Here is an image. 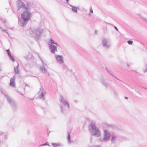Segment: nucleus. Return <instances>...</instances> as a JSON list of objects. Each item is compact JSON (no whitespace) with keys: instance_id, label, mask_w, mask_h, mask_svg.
<instances>
[{"instance_id":"obj_30","label":"nucleus","mask_w":147,"mask_h":147,"mask_svg":"<svg viewBox=\"0 0 147 147\" xmlns=\"http://www.w3.org/2000/svg\"><path fill=\"white\" fill-rule=\"evenodd\" d=\"M90 12L91 13H93V11L91 7H90Z\"/></svg>"},{"instance_id":"obj_13","label":"nucleus","mask_w":147,"mask_h":147,"mask_svg":"<svg viewBox=\"0 0 147 147\" xmlns=\"http://www.w3.org/2000/svg\"><path fill=\"white\" fill-rule=\"evenodd\" d=\"M111 93L115 96H116L118 95V94L117 93L115 89L113 87H111Z\"/></svg>"},{"instance_id":"obj_43","label":"nucleus","mask_w":147,"mask_h":147,"mask_svg":"<svg viewBox=\"0 0 147 147\" xmlns=\"http://www.w3.org/2000/svg\"><path fill=\"white\" fill-rule=\"evenodd\" d=\"M95 33L96 34V33H97V31L96 30L95 31Z\"/></svg>"},{"instance_id":"obj_5","label":"nucleus","mask_w":147,"mask_h":147,"mask_svg":"<svg viewBox=\"0 0 147 147\" xmlns=\"http://www.w3.org/2000/svg\"><path fill=\"white\" fill-rule=\"evenodd\" d=\"M49 40L50 42L48 43L49 47L51 52L53 53H55V51H57V46H55L54 44H55L57 46H58V45L56 42H55L54 40L51 38H50Z\"/></svg>"},{"instance_id":"obj_38","label":"nucleus","mask_w":147,"mask_h":147,"mask_svg":"<svg viewBox=\"0 0 147 147\" xmlns=\"http://www.w3.org/2000/svg\"><path fill=\"white\" fill-rule=\"evenodd\" d=\"M125 99H127V100L128 99V97H126V96L125 97Z\"/></svg>"},{"instance_id":"obj_47","label":"nucleus","mask_w":147,"mask_h":147,"mask_svg":"<svg viewBox=\"0 0 147 147\" xmlns=\"http://www.w3.org/2000/svg\"><path fill=\"white\" fill-rule=\"evenodd\" d=\"M138 93H140L138 91Z\"/></svg>"},{"instance_id":"obj_31","label":"nucleus","mask_w":147,"mask_h":147,"mask_svg":"<svg viewBox=\"0 0 147 147\" xmlns=\"http://www.w3.org/2000/svg\"><path fill=\"white\" fill-rule=\"evenodd\" d=\"M88 147H100V146L99 145H98V146L93 145L92 146H90Z\"/></svg>"},{"instance_id":"obj_17","label":"nucleus","mask_w":147,"mask_h":147,"mask_svg":"<svg viewBox=\"0 0 147 147\" xmlns=\"http://www.w3.org/2000/svg\"><path fill=\"white\" fill-rule=\"evenodd\" d=\"M137 15L142 20L145 22H147V19L143 17L140 14H137Z\"/></svg>"},{"instance_id":"obj_23","label":"nucleus","mask_w":147,"mask_h":147,"mask_svg":"<svg viewBox=\"0 0 147 147\" xmlns=\"http://www.w3.org/2000/svg\"><path fill=\"white\" fill-rule=\"evenodd\" d=\"M143 72L144 73L147 72V64H145L143 69Z\"/></svg>"},{"instance_id":"obj_10","label":"nucleus","mask_w":147,"mask_h":147,"mask_svg":"<svg viewBox=\"0 0 147 147\" xmlns=\"http://www.w3.org/2000/svg\"><path fill=\"white\" fill-rule=\"evenodd\" d=\"M40 94L39 96V98L42 100H44L45 99L44 96L46 94V92L42 87L40 88Z\"/></svg>"},{"instance_id":"obj_7","label":"nucleus","mask_w":147,"mask_h":147,"mask_svg":"<svg viewBox=\"0 0 147 147\" xmlns=\"http://www.w3.org/2000/svg\"><path fill=\"white\" fill-rule=\"evenodd\" d=\"M8 99L7 101L12 109L14 111L17 110L18 109V106L16 102L11 97L10 98H8Z\"/></svg>"},{"instance_id":"obj_4","label":"nucleus","mask_w":147,"mask_h":147,"mask_svg":"<svg viewBox=\"0 0 147 147\" xmlns=\"http://www.w3.org/2000/svg\"><path fill=\"white\" fill-rule=\"evenodd\" d=\"M60 101L62 103L63 105L64 106V107H63L60 106V107L61 110V112L62 113H64L65 111L69 109V104L67 100L63 98L62 95H60Z\"/></svg>"},{"instance_id":"obj_11","label":"nucleus","mask_w":147,"mask_h":147,"mask_svg":"<svg viewBox=\"0 0 147 147\" xmlns=\"http://www.w3.org/2000/svg\"><path fill=\"white\" fill-rule=\"evenodd\" d=\"M55 57L57 62L59 63L62 64L64 62L63 60V57L61 55H56Z\"/></svg>"},{"instance_id":"obj_34","label":"nucleus","mask_w":147,"mask_h":147,"mask_svg":"<svg viewBox=\"0 0 147 147\" xmlns=\"http://www.w3.org/2000/svg\"><path fill=\"white\" fill-rule=\"evenodd\" d=\"M2 21L4 23H5L6 21V20L5 19H1Z\"/></svg>"},{"instance_id":"obj_29","label":"nucleus","mask_w":147,"mask_h":147,"mask_svg":"<svg viewBox=\"0 0 147 147\" xmlns=\"http://www.w3.org/2000/svg\"><path fill=\"white\" fill-rule=\"evenodd\" d=\"M6 51H7V54H8V56H9V55L11 54L10 53V52L9 51V49L6 50Z\"/></svg>"},{"instance_id":"obj_35","label":"nucleus","mask_w":147,"mask_h":147,"mask_svg":"<svg viewBox=\"0 0 147 147\" xmlns=\"http://www.w3.org/2000/svg\"><path fill=\"white\" fill-rule=\"evenodd\" d=\"M16 78V76L15 75H14L13 77L12 78H11V79H14V80H15Z\"/></svg>"},{"instance_id":"obj_9","label":"nucleus","mask_w":147,"mask_h":147,"mask_svg":"<svg viewBox=\"0 0 147 147\" xmlns=\"http://www.w3.org/2000/svg\"><path fill=\"white\" fill-rule=\"evenodd\" d=\"M110 134L107 129H105L104 133V138L103 141L106 142L109 139L110 137Z\"/></svg>"},{"instance_id":"obj_44","label":"nucleus","mask_w":147,"mask_h":147,"mask_svg":"<svg viewBox=\"0 0 147 147\" xmlns=\"http://www.w3.org/2000/svg\"><path fill=\"white\" fill-rule=\"evenodd\" d=\"M0 29L1 30H2V28H1V27L0 26Z\"/></svg>"},{"instance_id":"obj_3","label":"nucleus","mask_w":147,"mask_h":147,"mask_svg":"<svg viewBox=\"0 0 147 147\" xmlns=\"http://www.w3.org/2000/svg\"><path fill=\"white\" fill-rule=\"evenodd\" d=\"M89 129L91 135L97 137L100 136V131L98 128L96 126L95 123L91 122L90 123L89 126Z\"/></svg>"},{"instance_id":"obj_45","label":"nucleus","mask_w":147,"mask_h":147,"mask_svg":"<svg viewBox=\"0 0 147 147\" xmlns=\"http://www.w3.org/2000/svg\"><path fill=\"white\" fill-rule=\"evenodd\" d=\"M26 86H28V84H26Z\"/></svg>"},{"instance_id":"obj_27","label":"nucleus","mask_w":147,"mask_h":147,"mask_svg":"<svg viewBox=\"0 0 147 147\" xmlns=\"http://www.w3.org/2000/svg\"><path fill=\"white\" fill-rule=\"evenodd\" d=\"M127 42L128 44L131 45L133 43V42L131 40H129L127 41Z\"/></svg>"},{"instance_id":"obj_41","label":"nucleus","mask_w":147,"mask_h":147,"mask_svg":"<svg viewBox=\"0 0 147 147\" xmlns=\"http://www.w3.org/2000/svg\"><path fill=\"white\" fill-rule=\"evenodd\" d=\"M19 93L21 95H22L23 96V94H22V93H21L20 92H19Z\"/></svg>"},{"instance_id":"obj_24","label":"nucleus","mask_w":147,"mask_h":147,"mask_svg":"<svg viewBox=\"0 0 147 147\" xmlns=\"http://www.w3.org/2000/svg\"><path fill=\"white\" fill-rule=\"evenodd\" d=\"M8 56L9 57L10 59L12 60V61L13 62L15 61L13 57L11 54L9 55Z\"/></svg>"},{"instance_id":"obj_18","label":"nucleus","mask_w":147,"mask_h":147,"mask_svg":"<svg viewBox=\"0 0 147 147\" xmlns=\"http://www.w3.org/2000/svg\"><path fill=\"white\" fill-rule=\"evenodd\" d=\"M67 140H68V144H70L71 143V139L70 137V135L71 134L70 132L69 131L67 132Z\"/></svg>"},{"instance_id":"obj_36","label":"nucleus","mask_w":147,"mask_h":147,"mask_svg":"<svg viewBox=\"0 0 147 147\" xmlns=\"http://www.w3.org/2000/svg\"><path fill=\"white\" fill-rule=\"evenodd\" d=\"M104 31H105V32H107V28H104Z\"/></svg>"},{"instance_id":"obj_19","label":"nucleus","mask_w":147,"mask_h":147,"mask_svg":"<svg viewBox=\"0 0 147 147\" xmlns=\"http://www.w3.org/2000/svg\"><path fill=\"white\" fill-rule=\"evenodd\" d=\"M40 71L42 73H45L47 71V70L44 65H43V66L40 67Z\"/></svg>"},{"instance_id":"obj_20","label":"nucleus","mask_w":147,"mask_h":147,"mask_svg":"<svg viewBox=\"0 0 147 147\" xmlns=\"http://www.w3.org/2000/svg\"><path fill=\"white\" fill-rule=\"evenodd\" d=\"M19 65H18L17 67H14V72L15 75L18 74L19 72V70L18 68Z\"/></svg>"},{"instance_id":"obj_25","label":"nucleus","mask_w":147,"mask_h":147,"mask_svg":"<svg viewBox=\"0 0 147 147\" xmlns=\"http://www.w3.org/2000/svg\"><path fill=\"white\" fill-rule=\"evenodd\" d=\"M38 57H39L40 59L41 60V61L42 62V66H43V65H44V66H45H45H47V65L45 63H44L42 59L38 55Z\"/></svg>"},{"instance_id":"obj_16","label":"nucleus","mask_w":147,"mask_h":147,"mask_svg":"<svg viewBox=\"0 0 147 147\" xmlns=\"http://www.w3.org/2000/svg\"><path fill=\"white\" fill-rule=\"evenodd\" d=\"M9 85L10 86L15 87V80L11 78Z\"/></svg>"},{"instance_id":"obj_12","label":"nucleus","mask_w":147,"mask_h":147,"mask_svg":"<svg viewBox=\"0 0 147 147\" xmlns=\"http://www.w3.org/2000/svg\"><path fill=\"white\" fill-rule=\"evenodd\" d=\"M100 81L101 83L106 87V88H107L108 87L110 86V84L107 83L103 78H101Z\"/></svg>"},{"instance_id":"obj_42","label":"nucleus","mask_w":147,"mask_h":147,"mask_svg":"<svg viewBox=\"0 0 147 147\" xmlns=\"http://www.w3.org/2000/svg\"><path fill=\"white\" fill-rule=\"evenodd\" d=\"M127 66L128 67H129V64H127Z\"/></svg>"},{"instance_id":"obj_26","label":"nucleus","mask_w":147,"mask_h":147,"mask_svg":"<svg viewBox=\"0 0 147 147\" xmlns=\"http://www.w3.org/2000/svg\"><path fill=\"white\" fill-rule=\"evenodd\" d=\"M106 71L108 72L110 74H111L112 76L114 77H115L117 79V80H119V81H120V80H119V79H118L117 78H116V77H114V76H113V75L111 73H110V72L107 69V68H106Z\"/></svg>"},{"instance_id":"obj_15","label":"nucleus","mask_w":147,"mask_h":147,"mask_svg":"<svg viewBox=\"0 0 147 147\" xmlns=\"http://www.w3.org/2000/svg\"><path fill=\"white\" fill-rule=\"evenodd\" d=\"M69 5L72 7L71 10L73 12L75 13H77L78 12L77 9H79L78 7H76L69 4Z\"/></svg>"},{"instance_id":"obj_33","label":"nucleus","mask_w":147,"mask_h":147,"mask_svg":"<svg viewBox=\"0 0 147 147\" xmlns=\"http://www.w3.org/2000/svg\"><path fill=\"white\" fill-rule=\"evenodd\" d=\"M114 28L118 32L119 30L115 26H113Z\"/></svg>"},{"instance_id":"obj_22","label":"nucleus","mask_w":147,"mask_h":147,"mask_svg":"<svg viewBox=\"0 0 147 147\" xmlns=\"http://www.w3.org/2000/svg\"><path fill=\"white\" fill-rule=\"evenodd\" d=\"M52 145L54 147L61 146V144H60L52 143Z\"/></svg>"},{"instance_id":"obj_2","label":"nucleus","mask_w":147,"mask_h":147,"mask_svg":"<svg viewBox=\"0 0 147 147\" xmlns=\"http://www.w3.org/2000/svg\"><path fill=\"white\" fill-rule=\"evenodd\" d=\"M43 31V29L38 27L30 29L29 33L30 34L35 35L34 38L37 42H38L40 38V35Z\"/></svg>"},{"instance_id":"obj_28","label":"nucleus","mask_w":147,"mask_h":147,"mask_svg":"<svg viewBox=\"0 0 147 147\" xmlns=\"http://www.w3.org/2000/svg\"><path fill=\"white\" fill-rule=\"evenodd\" d=\"M50 146V145L48 142H47L44 144H41L40 146Z\"/></svg>"},{"instance_id":"obj_8","label":"nucleus","mask_w":147,"mask_h":147,"mask_svg":"<svg viewBox=\"0 0 147 147\" xmlns=\"http://www.w3.org/2000/svg\"><path fill=\"white\" fill-rule=\"evenodd\" d=\"M17 9L18 10H20L21 8L22 9H25L27 5H30L28 3H27L26 5L24 4L20 0L17 1Z\"/></svg>"},{"instance_id":"obj_6","label":"nucleus","mask_w":147,"mask_h":147,"mask_svg":"<svg viewBox=\"0 0 147 147\" xmlns=\"http://www.w3.org/2000/svg\"><path fill=\"white\" fill-rule=\"evenodd\" d=\"M102 44L104 48L106 49H109L111 45L109 40L104 38L102 39Z\"/></svg>"},{"instance_id":"obj_39","label":"nucleus","mask_w":147,"mask_h":147,"mask_svg":"<svg viewBox=\"0 0 147 147\" xmlns=\"http://www.w3.org/2000/svg\"><path fill=\"white\" fill-rule=\"evenodd\" d=\"M107 125L109 126V127H111V126H112V125H110V124H109V125Z\"/></svg>"},{"instance_id":"obj_14","label":"nucleus","mask_w":147,"mask_h":147,"mask_svg":"<svg viewBox=\"0 0 147 147\" xmlns=\"http://www.w3.org/2000/svg\"><path fill=\"white\" fill-rule=\"evenodd\" d=\"M0 90L1 92V93L3 94V95L5 96L7 100L8 99V98H11L10 96H8V95L7 94V93L5 91L1 89H0Z\"/></svg>"},{"instance_id":"obj_40","label":"nucleus","mask_w":147,"mask_h":147,"mask_svg":"<svg viewBox=\"0 0 147 147\" xmlns=\"http://www.w3.org/2000/svg\"><path fill=\"white\" fill-rule=\"evenodd\" d=\"M92 137H91L90 139V141L91 142L92 141Z\"/></svg>"},{"instance_id":"obj_37","label":"nucleus","mask_w":147,"mask_h":147,"mask_svg":"<svg viewBox=\"0 0 147 147\" xmlns=\"http://www.w3.org/2000/svg\"><path fill=\"white\" fill-rule=\"evenodd\" d=\"M66 1V3H68V2H69V0H65Z\"/></svg>"},{"instance_id":"obj_1","label":"nucleus","mask_w":147,"mask_h":147,"mask_svg":"<svg viewBox=\"0 0 147 147\" xmlns=\"http://www.w3.org/2000/svg\"><path fill=\"white\" fill-rule=\"evenodd\" d=\"M31 6L30 5H27L25 7V10L21 14V18L23 21L19 20L18 24L22 27H25L27 24L28 21L30 19V10Z\"/></svg>"},{"instance_id":"obj_21","label":"nucleus","mask_w":147,"mask_h":147,"mask_svg":"<svg viewBox=\"0 0 147 147\" xmlns=\"http://www.w3.org/2000/svg\"><path fill=\"white\" fill-rule=\"evenodd\" d=\"M116 137L115 136H113L112 137V139H111V142L112 143L115 144V141L116 139Z\"/></svg>"},{"instance_id":"obj_32","label":"nucleus","mask_w":147,"mask_h":147,"mask_svg":"<svg viewBox=\"0 0 147 147\" xmlns=\"http://www.w3.org/2000/svg\"><path fill=\"white\" fill-rule=\"evenodd\" d=\"M3 32H4L5 33H7L8 34H8V33L5 30H3L2 29V30H1Z\"/></svg>"},{"instance_id":"obj_46","label":"nucleus","mask_w":147,"mask_h":147,"mask_svg":"<svg viewBox=\"0 0 147 147\" xmlns=\"http://www.w3.org/2000/svg\"><path fill=\"white\" fill-rule=\"evenodd\" d=\"M10 29H13L12 28H9Z\"/></svg>"}]
</instances>
